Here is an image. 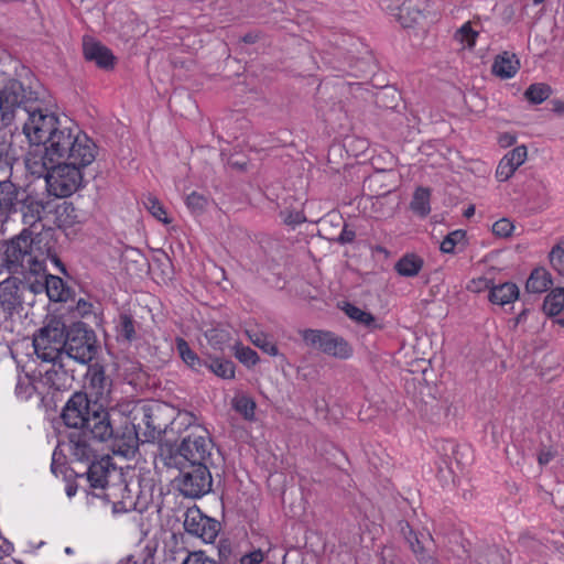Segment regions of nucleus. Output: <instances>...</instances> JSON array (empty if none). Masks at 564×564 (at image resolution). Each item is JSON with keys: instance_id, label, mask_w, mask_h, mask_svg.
<instances>
[{"instance_id": "obj_1", "label": "nucleus", "mask_w": 564, "mask_h": 564, "mask_svg": "<svg viewBox=\"0 0 564 564\" xmlns=\"http://www.w3.org/2000/svg\"><path fill=\"white\" fill-rule=\"evenodd\" d=\"M32 93L26 91L21 82L9 78L0 87V128L14 120L20 108L28 112L23 133L32 148L25 158V166L36 176L47 170L50 163L67 155L77 159L90 158V138L70 121L62 122L47 109L30 105Z\"/></svg>"}, {"instance_id": "obj_2", "label": "nucleus", "mask_w": 564, "mask_h": 564, "mask_svg": "<svg viewBox=\"0 0 564 564\" xmlns=\"http://www.w3.org/2000/svg\"><path fill=\"white\" fill-rule=\"evenodd\" d=\"M64 423L89 433L98 441H107L113 434L109 413L102 404L90 402L87 394L74 393L63 409Z\"/></svg>"}, {"instance_id": "obj_3", "label": "nucleus", "mask_w": 564, "mask_h": 564, "mask_svg": "<svg viewBox=\"0 0 564 564\" xmlns=\"http://www.w3.org/2000/svg\"><path fill=\"white\" fill-rule=\"evenodd\" d=\"M90 158L86 160L68 158V154L50 163L45 175L48 192L56 197H68L82 185V169L91 164L96 158V145L90 139Z\"/></svg>"}, {"instance_id": "obj_4", "label": "nucleus", "mask_w": 564, "mask_h": 564, "mask_svg": "<svg viewBox=\"0 0 564 564\" xmlns=\"http://www.w3.org/2000/svg\"><path fill=\"white\" fill-rule=\"evenodd\" d=\"M65 327L61 322H51L42 327L33 337L34 351L42 361L65 359Z\"/></svg>"}, {"instance_id": "obj_5", "label": "nucleus", "mask_w": 564, "mask_h": 564, "mask_svg": "<svg viewBox=\"0 0 564 564\" xmlns=\"http://www.w3.org/2000/svg\"><path fill=\"white\" fill-rule=\"evenodd\" d=\"M63 352L65 360L72 359L80 365H87L95 356L94 333L84 324L74 325L67 335L65 334Z\"/></svg>"}, {"instance_id": "obj_6", "label": "nucleus", "mask_w": 564, "mask_h": 564, "mask_svg": "<svg viewBox=\"0 0 564 564\" xmlns=\"http://www.w3.org/2000/svg\"><path fill=\"white\" fill-rule=\"evenodd\" d=\"M301 336L306 346L328 356L347 359L352 355L351 346L344 338L330 332L304 329L301 332Z\"/></svg>"}, {"instance_id": "obj_7", "label": "nucleus", "mask_w": 564, "mask_h": 564, "mask_svg": "<svg viewBox=\"0 0 564 564\" xmlns=\"http://www.w3.org/2000/svg\"><path fill=\"white\" fill-rule=\"evenodd\" d=\"M9 269H28L35 274L44 272V263L32 254V241L29 236H19L12 239L4 251Z\"/></svg>"}, {"instance_id": "obj_8", "label": "nucleus", "mask_w": 564, "mask_h": 564, "mask_svg": "<svg viewBox=\"0 0 564 564\" xmlns=\"http://www.w3.org/2000/svg\"><path fill=\"white\" fill-rule=\"evenodd\" d=\"M50 362L52 364L51 368L32 382V390L41 395L50 394L53 391L69 390L73 386L74 376L65 369V359Z\"/></svg>"}, {"instance_id": "obj_9", "label": "nucleus", "mask_w": 564, "mask_h": 564, "mask_svg": "<svg viewBox=\"0 0 564 564\" xmlns=\"http://www.w3.org/2000/svg\"><path fill=\"white\" fill-rule=\"evenodd\" d=\"M210 449L212 441L208 437L207 430L194 425L183 438L178 453L189 464H205L210 455Z\"/></svg>"}, {"instance_id": "obj_10", "label": "nucleus", "mask_w": 564, "mask_h": 564, "mask_svg": "<svg viewBox=\"0 0 564 564\" xmlns=\"http://www.w3.org/2000/svg\"><path fill=\"white\" fill-rule=\"evenodd\" d=\"M212 484V475L205 464H189L182 471L178 487L184 496L199 498L210 491Z\"/></svg>"}, {"instance_id": "obj_11", "label": "nucleus", "mask_w": 564, "mask_h": 564, "mask_svg": "<svg viewBox=\"0 0 564 564\" xmlns=\"http://www.w3.org/2000/svg\"><path fill=\"white\" fill-rule=\"evenodd\" d=\"M401 533L419 564H438L433 552V539L430 533L415 532L409 523L401 524Z\"/></svg>"}, {"instance_id": "obj_12", "label": "nucleus", "mask_w": 564, "mask_h": 564, "mask_svg": "<svg viewBox=\"0 0 564 564\" xmlns=\"http://www.w3.org/2000/svg\"><path fill=\"white\" fill-rule=\"evenodd\" d=\"M401 533L419 564H438L433 552V539L430 533L415 532L409 523L401 524Z\"/></svg>"}, {"instance_id": "obj_13", "label": "nucleus", "mask_w": 564, "mask_h": 564, "mask_svg": "<svg viewBox=\"0 0 564 564\" xmlns=\"http://www.w3.org/2000/svg\"><path fill=\"white\" fill-rule=\"evenodd\" d=\"M184 528L187 533L200 538L205 543H213L218 535L219 523L192 508L186 511Z\"/></svg>"}, {"instance_id": "obj_14", "label": "nucleus", "mask_w": 564, "mask_h": 564, "mask_svg": "<svg viewBox=\"0 0 564 564\" xmlns=\"http://www.w3.org/2000/svg\"><path fill=\"white\" fill-rule=\"evenodd\" d=\"M528 158V150L519 145L509 151L499 162L496 170V177L499 182L508 181Z\"/></svg>"}, {"instance_id": "obj_15", "label": "nucleus", "mask_w": 564, "mask_h": 564, "mask_svg": "<svg viewBox=\"0 0 564 564\" xmlns=\"http://www.w3.org/2000/svg\"><path fill=\"white\" fill-rule=\"evenodd\" d=\"M110 380L100 368L91 369L88 373V386L90 394L96 398L94 402L102 404V409L108 405V398L110 393Z\"/></svg>"}, {"instance_id": "obj_16", "label": "nucleus", "mask_w": 564, "mask_h": 564, "mask_svg": "<svg viewBox=\"0 0 564 564\" xmlns=\"http://www.w3.org/2000/svg\"><path fill=\"white\" fill-rule=\"evenodd\" d=\"M429 0H406L399 10V20L404 28H410L425 18L429 11Z\"/></svg>"}, {"instance_id": "obj_17", "label": "nucleus", "mask_w": 564, "mask_h": 564, "mask_svg": "<svg viewBox=\"0 0 564 564\" xmlns=\"http://www.w3.org/2000/svg\"><path fill=\"white\" fill-rule=\"evenodd\" d=\"M83 51L85 58L99 67L108 68L113 65L115 57L110 50L94 39L84 37Z\"/></svg>"}, {"instance_id": "obj_18", "label": "nucleus", "mask_w": 564, "mask_h": 564, "mask_svg": "<svg viewBox=\"0 0 564 564\" xmlns=\"http://www.w3.org/2000/svg\"><path fill=\"white\" fill-rule=\"evenodd\" d=\"M116 473L115 466L107 457L90 464L87 470V479L93 488L104 489L107 487L111 474Z\"/></svg>"}, {"instance_id": "obj_19", "label": "nucleus", "mask_w": 564, "mask_h": 564, "mask_svg": "<svg viewBox=\"0 0 564 564\" xmlns=\"http://www.w3.org/2000/svg\"><path fill=\"white\" fill-rule=\"evenodd\" d=\"M474 564H507L508 555L498 546L479 545L471 555H468Z\"/></svg>"}, {"instance_id": "obj_20", "label": "nucleus", "mask_w": 564, "mask_h": 564, "mask_svg": "<svg viewBox=\"0 0 564 564\" xmlns=\"http://www.w3.org/2000/svg\"><path fill=\"white\" fill-rule=\"evenodd\" d=\"M519 68V58L509 52L497 55L492 64V73L503 79L512 78Z\"/></svg>"}, {"instance_id": "obj_21", "label": "nucleus", "mask_w": 564, "mask_h": 564, "mask_svg": "<svg viewBox=\"0 0 564 564\" xmlns=\"http://www.w3.org/2000/svg\"><path fill=\"white\" fill-rule=\"evenodd\" d=\"M520 291L517 284L506 282L491 286L489 292V301L497 305H507L513 303L519 297Z\"/></svg>"}, {"instance_id": "obj_22", "label": "nucleus", "mask_w": 564, "mask_h": 564, "mask_svg": "<svg viewBox=\"0 0 564 564\" xmlns=\"http://www.w3.org/2000/svg\"><path fill=\"white\" fill-rule=\"evenodd\" d=\"M20 303L19 288L15 280H4L0 283V305L4 311H11Z\"/></svg>"}, {"instance_id": "obj_23", "label": "nucleus", "mask_w": 564, "mask_h": 564, "mask_svg": "<svg viewBox=\"0 0 564 564\" xmlns=\"http://www.w3.org/2000/svg\"><path fill=\"white\" fill-rule=\"evenodd\" d=\"M552 284L551 274L543 268L534 269L525 283V289L530 293L545 292Z\"/></svg>"}, {"instance_id": "obj_24", "label": "nucleus", "mask_w": 564, "mask_h": 564, "mask_svg": "<svg viewBox=\"0 0 564 564\" xmlns=\"http://www.w3.org/2000/svg\"><path fill=\"white\" fill-rule=\"evenodd\" d=\"M44 286L46 294L51 301H66L67 292L65 283L61 278L52 274H44Z\"/></svg>"}, {"instance_id": "obj_25", "label": "nucleus", "mask_w": 564, "mask_h": 564, "mask_svg": "<svg viewBox=\"0 0 564 564\" xmlns=\"http://www.w3.org/2000/svg\"><path fill=\"white\" fill-rule=\"evenodd\" d=\"M17 188L10 181L0 182V216L8 215L15 206Z\"/></svg>"}, {"instance_id": "obj_26", "label": "nucleus", "mask_w": 564, "mask_h": 564, "mask_svg": "<svg viewBox=\"0 0 564 564\" xmlns=\"http://www.w3.org/2000/svg\"><path fill=\"white\" fill-rule=\"evenodd\" d=\"M423 267V260L416 254H405L394 265L395 271L402 276H415Z\"/></svg>"}, {"instance_id": "obj_27", "label": "nucleus", "mask_w": 564, "mask_h": 564, "mask_svg": "<svg viewBox=\"0 0 564 564\" xmlns=\"http://www.w3.org/2000/svg\"><path fill=\"white\" fill-rule=\"evenodd\" d=\"M431 192L426 187H419L413 194L411 209L421 217H425L431 212Z\"/></svg>"}, {"instance_id": "obj_28", "label": "nucleus", "mask_w": 564, "mask_h": 564, "mask_svg": "<svg viewBox=\"0 0 564 564\" xmlns=\"http://www.w3.org/2000/svg\"><path fill=\"white\" fill-rule=\"evenodd\" d=\"M249 340L264 354L276 357L279 349L276 345L271 340L268 334L258 330H247Z\"/></svg>"}, {"instance_id": "obj_29", "label": "nucleus", "mask_w": 564, "mask_h": 564, "mask_svg": "<svg viewBox=\"0 0 564 564\" xmlns=\"http://www.w3.org/2000/svg\"><path fill=\"white\" fill-rule=\"evenodd\" d=\"M564 308V288L554 289L549 293L543 302V311L549 316L560 314Z\"/></svg>"}, {"instance_id": "obj_30", "label": "nucleus", "mask_w": 564, "mask_h": 564, "mask_svg": "<svg viewBox=\"0 0 564 564\" xmlns=\"http://www.w3.org/2000/svg\"><path fill=\"white\" fill-rule=\"evenodd\" d=\"M344 311L350 319L367 328H376L378 326L377 321L371 313L366 312L352 304H346Z\"/></svg>"}, {"instance_id": "obj_31", "label": "nucleus", "mask_w": 564, "mask_h": 564, "mask_svg": "<svg viewBox=\"0 0 564 564\" xmlns=\"http://www.w3.org/2000/svg\"><path fill=\"white\" fill-rule=\"evenodd\" d=\"M176 348L182 360L191 367L193 370H199L204 362L191 349L187 341L181 337L176 338Z\"/></svg>"}, {"instance_id": "obj_32", "label": "nucleus", "mask_w": 564, "mask_h": 564, "mask_svg": "<svg viewBox=\"0 0 564 564\" xmlns=\"http://www.w3.org/2000/svg\"><path fill=\"white\" fill-rule=\"evenodd\" d=\"M205 337L209 346L217 351H223L230 341V334L223 328H210L206 330Z\"/></svg>"}, {"instance_id": "obj_33", "label": "nucleus", "mask_w": 564, "mask_h": 564, "mask_svg": "<svg viewBox=\"0 0 564 564\" xmlns=\"http://www.w3.org/2000/svg\"><path fill=\"white\" fill-rule=\"evenodd\" d=\"M478 34V31L471 26V23L466 22L455 32V40L460 43L464 48L473 50L476 45Z\"/></svg>"}, {"instance_id": "obj_34", "label": "nucleus", "mask_w": 564, "mask_h": 564, "mask_svg": "<svg viewBox=\"0 0 564 564\" xmlns=\"http://www.w3.org/2000/svg\"><path fill=\"white\" fill-rule=\"evenodd\" d=\"M232 406L246 420L254 419L256 402L252 398L245 394L236 395L232 400Z\"/></svg>"}, {"instance_id": "obj_35", "label": "nucleus", "mask_w": 564, "mask_h": 564, "mask_svg": "<svg viewBox=\"0 0 564 564\" xmlns=\"http://www.w3.org/2000/svg\"><path fill=\"white\" fill-rule=\"evenodd\" d=\"M234 355L242 365L248 368L254 367L260 360L257 351L241 344H236L234 346Z\"/></svg>"}, {"instance_id": "obj_36", "label": "nucleus", "mask_w": 564, "mask_h": 564, "mask_svg": "<svg viewBox=\"0 0 564 564\" xmlns=\"http://www.w3.org/2000/svg\"><path fill=\"white\" fill-rule=\"evenodd\" d=\"M552 93V89L546 84H532L528 87L524 95L528 100L533 104H541L546 100Z\"/></svg>"}, {"instance_id": "obj_37", "label": "nucleus", "mask_w": 564, "mask_h": 564, "mask_svg": "<svg viewBox=\"0 0 564 564\" xmlns=\"http://www.w3.org/2000/svg\"><path fill=\"white\" fill-rule=\"evenodd\" d=\"M207 367L223 379H232L235 377V365L230 360L215 359Z\"/></svg>"}, {"instance_id": "obj_38", "label": "nucleus", "mask_w": 564, "mask_h": 564, "mask_svg": "<svg viewBox=\"0 0 564 564\" xmlns=\"http://www.w3.org/2000/svg\"><path fill=\"white\" fill-rule=\"evenodd\" d=\"M69 451L70 454L77 459V460H89L93 457V449L88 445V443L84 440H75L70 438L69 442Z\"/></svg>"}, {"instance_id": "obj_39", "label": "nucleus", "mask_w": 564, "mask_h": 564, "mask_svg": "<svg viewBox=\"0 0 564 564\" xmlns=\"http://www.w3.org/2000/svg\"><path fill=\"white\" fill-rule=\"evenodd\" d=\"M144 206L150 212V214L158 220L162 221L163 224L171 223V219L167 217V213L164 206L156 197L148 196L144 202Z\"/></svg>"}, {"instance_id": "obj_40", "label": "nucleus", "mask_w": 564, "mask_h": 564, "mask_svg": "<svg viewBox=\"0 0 564 564\" xmlns=\"http://www.w3.org/2000/svg\"><path fill=\"white\" fill-rule=\"evenodd\" d=\"M466 232L464 230H454L449 232L441 242V250L444 253H452L458 245L465 242Z\"/></svg>"}, {"instance_id": "obj_41", "label": "nucleus", "mask_w": 564, "mask_h": 564, "mask_svg": "<svg viewBox=\"0 0 564 564\" xmlns=\"http://www.w3.org/2000/svg\"><path fill=\"white\" fill-rule=\"evenodd\" d=\"M58 224L61 227H70L79 223L76 208L72 204H63L57 209Z\"/></svg>"}, {"instance_id": "obj_42", "label": "nucleus", "mask_w": 564, "mask_h": 564, "mask_svg": "<svg viewBox=\"0 0 564 564\" xmlns=\"http://www.w3.org/2000/svg\"><path fill=\"white\" fill-rule=\"evenodd\" d=\"M118 333L119 336L127 339L128 341H131L135 338V329L133 325V321L128 315H121L119 325H118Z\"/></svg>"}, {"instance_id": "obj_43", "label": "nucleus", "mask_w": 564, "mask_h": 564, "mask_svg": "<svg viewBox=\"0 0 564 564\" xmlns=\"http://www.w3.org/2000/svg\"><path fill=\"white\" fill-rule=\"evenodd\" d=\"M550 261L554 270L564 276V242L555 246L551 250Z\"/></svg>"}, {"instance_id": "obj_44", "label": "nucleus", "mask_w": 564, "mask_h": 564, "mask_svg": "<svg viewBox=\"0 0 564 564\" xmlns=\"http://www.w3.org/2000/svg\"><path fill=\"white\" fill-rule=\"evenodd\" d=\"M514 230L513 223L508 218H501L494 223L492 234L498 238H509Z\"/></svg>"}, {"instance_id": "obj_45", "label": "nucleus", "mask_w": 564, "mask_h": 564, "mask_svg": "<svg viewBox=\"0 0 564 564\" xmlns=\"http://www.w3.org/2000/svg\"><path fill=\"white\" fill-rule=\"evenodd\" d=\"M207 198L196 192L191 193L186 197L187 207L194 213H202L207 206Z\"/></svg>"}, {"instance_id": "obj_46", "label": "nucleus", "mask_w": 564, "mask_h": 564, "mask_svg": "<svg viewBox=\"0 0 564 564\" xmlns=\"http://www.w3.org/2000/svg\"><path fill=\"white\" fill-rule=\"evenodd\" d=\"M491 286L492 285H491L490 280H488L487 278H484V276H479V278L473 279L468 282L467 290L473 293H480L486 290L490 291Z\"/></svg>"}, {"instance_id": "obj_47", "label": "nucleus", "mask_w": 564, "mask_h": 564, "mask_svg": "<svg viewBox=\"0 0 564 564\" xmlns=\"http://www.w3.org/2000/svg\"><path fill=\"white\" fill-rule=\"evenodd\" d=\"M264 560V553L258 549L240 557L239 564H261Z\"/></svg>"}, {"instance_id": "obj_48", "label": "nucleus", "mask_w": 564, "mask_h": 564, "mask_svg": "<svg viewBox=\"0 0 564 564\" xmlns=\"http://www.w3.org/2000/svg\"><path fill=\"white\" fill-rule=\"evenodd\" d=\"M183 564H216L215 561L208 558L203 552H194L186 556Z\"/></svg>"}, {"instance_id": "obj_49", "label": "nucleus", "mask_w": 564, "mask_h": 564, "mask_svg": "<svg viewBox=\"0 0 564 564\" xmlns=\"http://www.w3.org/2000/svg\"><path fill=\"white\" fill-rule=\"evenodd\" d=\"M141 555L130 554L127 557L122 558L118 564H145L147 558H143V562H140Z\"/></svg>"}, {"instance_id": "obj_50", "label": "nucleus", "mask_w": 564, "mask_h": 564, "mask_svg": "<svg viewBox=\"0 0 564 564\" xmlns=\"http://www.w3.org/2000/svg\"><path fill=\"white\" fill-rule=\"evenodd\" d=\"M382 564H400L399 558L391 552L384 551L382 553Z\"/></svg>"}, {"instance_id": "obj_51", "label": "nucleus", "mask_w": 564, "mask_h": 564, "mask_svg": "<svg viewBox=\"0 0 564 564\" xmlns=\"http://www.w3.org/2000/svg\"><path fill=\"white\" fill-rule=\"evenodd\" d=\"M15 391L19 397L24 399H29L32 395V391H30L28 388L24 390L22 382L18 383Z\"/></svg>"}, {"instance_id": "obj_52", "label": "nucleus", "mask_w": 564, "mask_h": 564, "mask_svg": "<svg viewBox=\"0 0 564 564\" xmlns=\"http://www.w3.org/2000/svg\"><path fill=\"white\" fill-rule=\"evenodd\" d=\"M31 289L33 292H40L41 290L45 289L44 282L43 283L37 282L36 284H32Z\"/></svg>"}, {"instance_id": "obj_53", "label": "nucleus", "mask_w": 564, "mask_h": 564, "mask_svg": "<svg viewBox=\"0 0 564 564\" xmlns=\"http://www.w3.org/2000/svg\"><path fill=\"white\" fill-rule=\"evenodd\" d=\"M539 462H540V464H546L549 462V457L547 456H545V457L544 456H540L539 457Z\"/></svg>"}, {"instance_id": "obj_54", "label": "nucleus", "mask_w": 564, "mask_h": 564, "mask_svg": "<svg viewBox=\"0 0 564 564\" xmlns=\"http://www.w3.org/2000/svg\"><path fill=\"white\" fill-rule=\"evenodd\" d=\"M475 212L474 207H469L467 210H466V216H470L473 215Z\"/></svg>"}, {"instance_id": "obj_55", "label": "nucleus", "mask_w": 564, "mask_h": 564, "mask_svg": "<svg viewBox=\"0 0 564 564\" xmlns=\"http://www.w3.org/2000/svg\"><path fill=\"white\" fill-rule=\"evenodd\" d=\"M123 503H124V508H126V509H130V508H132V507H133V505H134V503H133V501H130L129 503H126V502H123Z\"/></svg>"}, {"instance_id": "obj_56", "label": "nucleus", "mask_w": 564, "mask_h": 564, "mask_svg": "<svg viewBox=\"0 0 564 564\" xmlns=\"http://www.w3.org/2000/svg\"><path fill=\"white\" fill-rule=\"evenodd\" d=\"M556 110H564V102H560L558 107H556Z\"/></svg>"}, {"instance_id": "obj_57", "label": "nucleus", "mask_w": 564, "mask_h": 564, "mask_svg": "<svg viewBox=\"0 0 564 564\" xmlns=\"http://www.w3.org/2000/svg\"><path fill=\"white\" fill-rule=\"evenodd\" d=\"M543 1L544 0H532L533 4H535V6L542 3Z\"/></svg>"}, {"instance_id": "obj_58", "label": "nucleus", "mask_w": 564, "mask_h": 564, "mask_svg": "<svg viewBox=\"0 0 564 564\" xmlns=\"http://www.w3.org/2000/svg\"><path fill=\"white\" fill-rule=\"evenodd\" d=\"M65 552H66L67 554H72V553H73V550H72L70 547H66V549H65Z\"/></svg>"}, {"instance_id": "obj_59", "label": "nucleus", "mask_w": 564, "mask_h": 564, "mask_svg": "<svg viewBox=\"0 0 564 564\" xmlns=\"http://www.w3.org/2000/svg\"><path fill=\"white\" fill-rule=\"evenodd\" d=\"M557 323H558L560 325L564 326V318L558 319V321H557Z\"/></svg>"}, {"instance_id": "obj_60", "label": "nucleus", "mask_w": 564, "mask_h": 564, "mask_svg": "<svg viewBox=\"0 0 564 564\" xmlns=\"http://www.w3.org/2000/svg\"><path fill=\"white\" fill-rule=\"evenodd\" d=\"M513 141H514V139H513L512 137H509V142H508V144H511Z\"/></svg>"}, {"instance_id": "obj_61", "label": "nucleus", "mask_w": 564, "mask_h": 564, "mask_svg": "<svg viewBox=\"0 0 564 564\" xmlns=\"http://www.w3.org/2000/svg\"><path fill=\"white\" fill-rule=\"evenodd\" d=\"M302 221V218H300V216H297L296 220H294V223H301Z\"/></svg>"}, {"instance_id": "obj_62", "label": "nucleus", "mask_w": 564, "mask_h": 564, "mask_svg": "<svg viewBox=\"0 0 564 564\" xmlns=\"http://www.w3.org/2000/svg\"><path fill=\"white\" fill-rule=\"evenodd\" d=\"M144 551H147V556H151V551L149 549H145Z\"/></svg>"}, {"instance_id": "obj_63", "label": "nucleus", "mask_w": 564, "mask_h": 564, "mask_svg": "<svg viewBox=\"0 0 564 564\" xmlns=\"http://www.w3.org/2000/svg\"><path fill=\"white\" fill-rule=\"evenodd\" d=\"M73 494H74L73 490L68 489L67 495L72 496Z\"/></svg>"}, {"instance_id": "obj_64", "label": "nucleus", "mask_w": 564, "mask_h": 564, "mask_svg": "<svg viewBox=\"0 0 564 564\" xmlns=\"http://www.w3.org/2000/svg\"><path fill=\"white\" fill-rule=\"evenodd\" d=\"M523 319L522 314L518 316V321Z\"/></svg>"}]
</instances>
